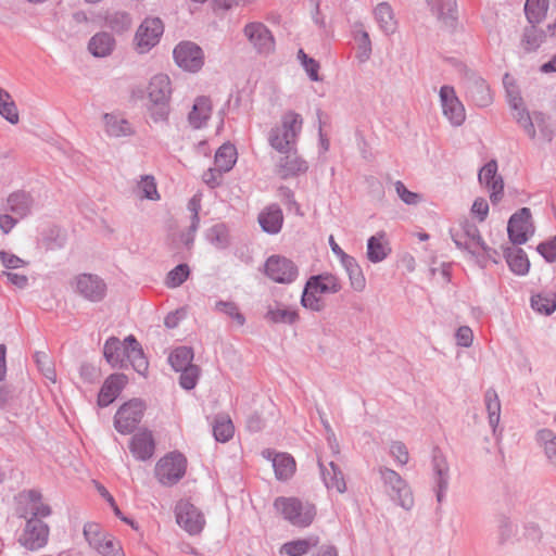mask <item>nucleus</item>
<instances>
[{
	"label": "nucleus",
	"mask_w": 556,
	"mask_h": 556,
	"mask_svg": "<svg viewBox=\"0 0 556 556\" xmlns=\"http://www.w3.org/2000/svg\"><path fill=\"white\" fill-rule=\"evenodd\" d=\"M303 126L300 114L288 111L281 116L280 124L271 129L269 135L270 146L279 153H289L295 148L298 136Z\"/></svg>",
	"instance_id": "nucleus-1"
},
{
	"label": "nucleus",
	"mask_w": 556,
	"mask_h": 556,
	"mask_svg": "<svg viewBox=\"0 0 556 556\" xmlns=\"http://www.w3.org/2000/svg\"><path fill=\"white\" fill-rule=\"evenodd\" d=\"M341 289L340 280L332 274H321L311 277L303 291L302 304L304 307L318 312L324 308V294L337 293Z\"/></svg>",
	"instance_id": "nucleus-2"
},
{
	"label": "nucleus",
	"mask_w": 556,
	"mask_h": 556,
	"mask_svg": "<svg viewBox=\"0 0 556 556\" xmlns=\"http://www.w3.org/2000/svg\"><path fill=\"white\" fill-rule=\"evenodd\" d=\"M274 507L285 519L298 527H307L316 515L312 504L302 503L295 497H277Z\"/></svg>",
	"instance_id": "nucleus-3"
},
{
	"label": "nucleus",
	"mask_w": 556,
	"mask_h": 556,
	"mask_svg": "<svg viewBox=\"0 0 556 556\" xmlns=\"http://www.w3.org/2000/svg\"><path fill=\"white\" fill-rule=\"evenodd\" d=\"M187 458L179 452H170L155 465V477L163 485L177 483L186 473Z\"/></svg>",
	"instance_id": "nucleus-4"
},
{
	"label": "nucleus",
	"mask_w": 556,
	"mask_h": 556,
	"mask_svg": "<svg viewBox=\"0 0 556 556\" xmlns=\"http://www.w3.org/2000/svg\"><path fill=\"white\" fill-rule=\"evenodd\" d=\"M146 412V403L139 399L125 402L114 416V427L122 434L132 432L140 424Z\"/></svg>",
	"instance_id": "nucleus-5"
},
{
	"label": "nucleus",
	"mask_w": 556,
	"mask_h": 556,
	"mask_svg": "<svg viewBox=\"0 0 556 556\" xmlns=\"http://www.w3.org/2000/svg\"><path fill=\"white\" fill-rule=\"evenodd\" d=\"M264 274L276 283H292L299 274L293 261L282 255H271L264 264Z\"/></svg>",
	"instance_id": "nucleus-6"
},
{
	"label": "nucleus",
	"mask_w": 556,
	"mask_h": 556,
	"mask_svg": "<svg viewBox=\"0 0 556 556\" xmlns=\"http://www.w3.org/2000/svg\"><path fill=\"white\" fill-rule=\"evenodd\" d=\"M176 64L190 73L199 72L204 65L203 50L194 42L182 41L173 51Z\"/></svg>",
	"instance_id": "nucleus-7"
},
{
	"label": "nucleus",
	"mask_w": 556,
	"mask_h": 556,
	"mask_svg": "<svg viewBox=\"0 0 556 556\" xmlns=\"http://www.w3.org/2000/svg\"><path fill=\"white\" fill-rule=\"evenodd\" d=\"M49 540V527L39 518L27 520L18 538V543L30 552L43 548Z\"/></svg>",
	"instance_id": "nucleus-8"
},
{
	"label": "nucleus",
	"mask_w": 556,
	"mask_h": 556,
	"mask_svg": "<svg viewBox=\"0 0 556 556\" xmlns=\"http://www.w3.org/2000/svg\"><path fill=\"white\" fill-rule=\"evenodd\" d=\"M243 35L258 53L269 54L275 51V38L265 24L250 22L244 25Z\"/></svg>",
	"instance_id": "nucleus-9"
},
{
	"label": "nucleus",
	"mask_w": 556,
	"mask_h": 556,
	"mask_svg": "<svg viewBox=\"0 0 556 556\" xmlns=\"http://www.w3.org/2000/svg\"><path fill=\"white\" fill-rule=\"evenodd\" d=\"M176 521L190 534L200 533L205 525L203 514L189 501L181 500L175 508Z\"/></svg>",
	"instance_id": "nucleus-10"
},
{
	"label": "nucleus",
	"mask_w": 556,
	"mask_h": 556,
	"mask_svg": "<svg viewBox=\"0 0 556 556\" xmlns=\"http://www.w3.org/2000/svg\"><path fill=\"white\" fill-rule=\"evenodd\" d=\"M164 26L160 18H147L139 26L136 36L135 45L139 53L148 52L154 47L161 36L163 35Z\"/></svg>",
	"instance_id": "nucleus-11"
},
{
	"label": "nucleus",
	"mask_w": 556,
	"mask_h": 556,
	"mask_svg": "<svg viewBox=\"0 0 556 556\" xmlns=\"http://www.w3.org/2000/svg\"><path fill=\"white\" fill-rule=\"evenodd\" d=\"M453 241L456 245L473 251H482L489 254V249L482 241L479 230L475 225L467 222L460 223L451 229Z\"/></svg>",
	"instance_id": "nucleus-12"
},
{
	"label": "nucleus",
	"mask_w": 556,
	"mask_h": 556,
	"mask_svg": "<svg viewBox=\"0 0 556 556\" xmlns=\"http://www.w3.org/2000/svg\"><path fill=\"white\" fill-rule=\"evenodd\" d=\"M386 486L390 489V496L399 504L409 509L414 504V498L408 485L394 470L384 468L380 471Z\"/></svg>",
	"instance_id": "nucleus-13"
},
{
	"label": "nucleus",
	"mask_w": 556,
	"mask_h": 556,
	"mask_svg": "<svg viewBox=\"0 0 556 556\" xmlns=\"http://www.w3.org/2000/svg\"><path fill=\"white\" fill-rule=\"evenodd\" d=\"M507 231L513 243H526L529 237L533 233L530 210L523 207L515 213L508 222Z\"/></svg>",
	"instance_id": "nucleus-14"
},
{
	"label": "nucleus",
	"mask_w": 556,
	"mask_h": 556,
	"mask_svg": "<svg viewBox=\"0 0 556 556\" xmlns=\"http://www.w3.org/2000/svg\"><path fill=\"white\" fill-rule=\"evenodd\" d=\"M440 100L444 116L453 125H462L466 118V113L464 105L456 97L455 90L450 86H443L440 89Z\"/></svg>",
	"instance_id": "nucleus-15"
},
{
	"label": "nucleus",
	"mask_w": 556,
	"mask_h": 556,
	"mask_svg": "<svg viewBox=\"0 0 556 556\" xmlns=\"http://www.w3.org/2000/svg\"><path fill=\"white\" fill-rule=\"evenodd\" d=\"M479 181L490 192V199L493 204L501 201L504 190V182L497 175V164L495 161L486 163L479 172Z\"/></svg>",
	"instance_id": "nucleus-16"
},
{
	"label": "nucleus",
	"mask_w": 556,
	"mask_h": 556,
	"mask_svg": "<svg viewBox=\"0 0 556 556\" xmlns=\"http://www.w3.org/2000/svg\"><path fill=\"white\" fill-rule=\"evenodd\" d=\"M127 383L128 378L124 374H113L109 376L98 394L99 406L105 407L113 403Z\"/></svg>",
	"instance_id": "nucleus-17"
},
{
	"label": "nucleus",
	"mask_w": 556,
	"mask_h": 556,
	"mask_svg": "<svg viewBox=\"0 0 556 556\" xmlns=\"http://www.w3.org/2000/svg\"><path fill=\"white\" fill-rule=\"evenodd\" d=\"M172 96L170 78L166 74L154 75L148 85V97L154 104H166Z\"/></svg>",
	"instance_id": "nucleus-18"
},
{
	"label": "nucleus",
	"mask_w": 556,
	"mask_h": 556,
	"mask_svg": "<svg viewBox=\"0 0 556 556\" xmlns=\"http://www.w3.org/2000/svg\"><path fill=\"white\" fill-rule=\"evenodd\" d=\"M129 450L139 460H147L151 458L155 451V442L152 432L149 430H142L136 433L129 442Z\"/></svg>",
	"instance_id": "nucleus-19"
},
{
	"label": "nucleus",
	"mask_w": 556,
	"mask_h": 556,
	"mask_svg": "<svg viewBox=\"0 0 556 556\" xmlns=\"http://www.w3.org/2000/svg\"><path fill=\"white\" fill-rule=\"evenodd\" d=\"M77 291L90 301H99L105 294V285L97 276L84 274L76 279Z\"/></svg>",
	"instance_id": "nucleus-20"
},
{
	"label": "nucleus",
	"mask_w": 556,
	"mask_h": 556,
	"mask_svg": "<svg viewBox=\"0 0 556 556\" xmlns=\"http://www.w3.org/2000/svg\"><path fill=\"white\" fill-rule=\"evenodd\" d=\"M507 93L509 97L510 108L514 110V117L518 122V124L523 128L526 134L534 139L535 129L533 127L531 115L525 108L523 100L519 96V93L515 90L507 89Z\"/></svg>",
	"instance_id": "nucleus-21"
},
{
	"label": "nucleus",
	"mask_w": 556,
	"mask_h": 556,
	"mask_svg": "<svg viewBox=\"0 0 556 556\" xmlns=\"http://www.w3.org/2000/svg\"><path fill=\"white\" fill-rule=\"evenodd\" d=\"M262 456L273 462L275 475L279 480H287L291 478L295 471V462L293 457L285 453H275L271 450L262 452Z\"/></svg>",
	"instance_id": "nucleus-22"
},
{
	"label": "nucleus",
	"mask_w": 556,
	"mask_h": 556,
	"mask_svg": "<svg viewBox=\"0 0 556 556\" xmlns=\"http://www.w3.org/2000/svg\"><path fill=\"white\" fill-rule=\"evenodd\" d=\"M391 244L383 231H379L371 236L367 241V258L371 263H380L386 260L391 253Z\"/></svg>",
	"instance_id": "nucleus-23"
},
{
	"label": "nucleus",
	"mask_w": 556,
	"mask_h": 556,
	"mask_svg": "<svg viewBox=\"0 0 556 556\" xmlns=\"http://www.w3.org/2000/svg\"><path fill=\"white\" fill-rule=\"evenodd\" d=\"M124 351L126 353L125 359H127L134 369L141 375H144L148 370V361L144 357L140 343L134 336H128L125 339Z\"/></svg>",
	"instance_id": "nucleus-24"
},
{
	"label": "nucleus",
	"mask_w": 556,
	"mask_h": 556,
	"mask_svg": "<svg viewBox=\"0 0 556 556\" xmlns=\"http://www.w3.org/2000/svg\"><path fill=\"white\" fill-rule=\"evenodd\" d=\"M285 154L286 156L281 159L279 164V173L283 178L296 176L307 170V163L296 153L295 149Z\"/></svg>",
	"instance_id": "nucleus-25"
},
{
	"label": "nucleus",
	"mask_w": 556,
	"mask_h": 556,
	"mask_svg": "<svg viewBox=\"0 0 556 556\" xmlns=\"http://www.w3.org/2000/svg\"><path fill=\"white\" fill-rule=\"evenodd\" d=\"M258 223L262 229L268 233L279 232L283 223L281 210L276 205L266 207L260 213Z\"/></svg>",
	"instance_id": "nucleus-26"
},
{
	"label": "nucleus",
	"mask_w": 556,
	"mask_h": 556,
	"mask_svg": "<svg viewBox=\"0 0 556 556\" xmlns=\"http://www.w3.org/2000/svg\"><path fill=\"white\" fill-rule=\"evenodd\" d=\"M374 16L380 29L384 34H394L397 29V21L394 16L392 8L388 3H379L374 10Z\"/></svg>",
	"instance_id": "nucleus-27"
},
{
	"label": "nucleus",
	"mask_w": 556,
	"mask_h": 556,
	"mask_svg": "<svg viewBox=\"0 0 556 556\" xmlns=\"http://www.w3.org/2000/svg\"><path fill=\"white\" fill-rule=\"evenodd\" d=\"M115 48L114 38L108 33L96 34L89 41L88 49L97 58H104L112 53Z\"/></svg>",
	"instance_id": "nucleus-28"
},
{
	"label": "nucleus",
	"mask_w": 556,
	"mask_h": 556,
	"mask_svg": "<svg viewBox=\"0 0 556 556\" xmlns=\"http://www.w3.org/2000/svg\"><path fill=\"white\" fill-rule=\"evenodd\" d=\"M212 113V102L206 97L195 99L192 111L189 114V121L195 128L202 127L210 118Z\"/></svg>",
	"instance_id": "nucleus-29"
},
{
	"label": "nucleus",
	"mask_w": 556,
	"mask_h": 556,
	"mask_svg": "<svg viewBox=\"0 0 556 556\" xmlns=\"http://www.w3.org/2000/svg\"><path fill=\"white\" fill-rule=\"evenodd\" d=\"M125 341L121 342L117 338L112 337L106 340L103 349V354L108 363L113 367H123L126 353L124 351Z\"/></svg>",
	"instance_id": "nucleus-30"
},
{
	"label": "nucleus",
	"mask_w": 556,
	"mask_h": 556,
	"mask_svg": "<svg viewBox=\"0 0 556 556\" xmlns=\"http://www.w3.org/2000/svg\"><path fill=\"white\" fill-rule=\"evenodd\" d=\"M320 467L326 486L330 490H336L339 493H343L346 489L345 481L342 472L334 465V463L330 462L328 467L320 464Z\"/></svg>",
	"instance_id": "nucleus-31"
},
{
	"label": "nucleus",
	"mask_w": 556,
	"mask_h": 556,
	"mask_svg": "<svg viewBox=\"0 0 556 556\" xmlns=\"http://www.w3.org/2000/svg\"><path fill=\"white\" fill-rule=\"evenodd\" d=\"M84 535L88 543L101 553H109L113 548L111 541H104L100 531V526L97 523H87L84 528Z\"/></svg>",
	"instance_id": "nucleus-32"
},
{
	"label": "nucleus",
	"mask_w": 556,
	"mask_h": 556,
	"mask_svg": "<svg viewBox=\"0 0 556 556\" xmlns=\"http://www.w3.org/2000/svg\"><path fill=\"white\" fill-rule=\"evenodd\" d=\"M506 262L511 271L516 275L523 276L528 274L530 268V262L521 249H508L506 254Z\"/></svg>",
	"instance_id": "nucleus-33"
},
{
	"label": "nucleus",
	"mask_w": 556,
	"mask_h": 556,
	"mask_svg": "<svg viewBox=\"0 0 556 556\" xmlns=\"http://www.w3.org/2000/svg\"><path fill=\"white\" fill-rule=\"evenodd\" d=\"M237 162V150L230 143L223 144L215 153L214 164L225 173L229 172Z\"/></svg>",
	"instance_id": "nucleus-34"
},
{
	"label": "nucleus",
	"mask_w": 556,
	"mask_h": 556,
	"mask_svg": "<svg viewBox=\"0 0 556 556\" xmlns=\"http://www.w3.org/2000/svg\"><path fill=\"white\" fill-rule=\"evenodd\" d=\"M344 266L351 282V287L355 291H363L366 287V279L363 274L361 266L357 264L354 257H345L342 263Z\"/></svg>",
	"instance_id": "nucleus-35"
},
{
	"label": "nucleus",
	"mask_w": 556,
	"mask_h": 556,
	"mask_svg": "<svg viewBox=\"0 0 556 556\" xmlns=\"http://www.w3.org/2000/svg\"><path fill=\"white\" fill-rule=\"evenodd\" d=\"M0 115L11 124H16L20 119L13 98L2 88H0Z\"/></svg>",
	"instance_id": "nucleus-36"
},
{
	"label": "nucleus",
	"mask_w": 556,
	"mask_h": 556,
	"mask_svg": "<svg viewBox=\"0 0 556 556\" xmlns=\"http://www.w3.org/2000/svg\"><path fill=\"white\" fill-rule=\"evenodd\" d=\"M548 2V0L526 1L525 11L527 18L531 24H539L546 16Z\"/></svg>",
	"instance_id": "nucleus-37"
},
{
	"label": "nucleus",
	"mask_w": 556,
	"mask_h": 556,
	"mask_svg": "<svg viewBox=\"0 0 556 556\" xmlns=\"http://www.w3.org/2000/svg\"><path fill=\"white\" fill-rule=\"evenodd\" d=\"M317 544V538L295 540L285 543L280 548V553H285L289 556H302L306 554L311 547L316 546Z\"/></svg>",
	"instance_id": "nucleus-38"
},
{
	"label": "nucleus",
	"mask_w": 556,
	"mask_h": 556,
	"mask_svg": "<svg viewBox=\"0 0 556 556\" xmlns=\"http://www.w3.org/2000/svg\"><path fill=\"white\" fill-rule=\"evenodd\" d=\"M193 358V352L191 349L182 346L174 350L169 356L168 362L172 367L176 370H182L185 367L191 366V361Z\"/></svg>",
	"instance_id": "nucleus-39"
},
{
	"label": "nucleus",
	"mask_w": 556,
	"mask_h": 556,
	"mask_svg": "<svg viewBox=\"0 0 556 556\" xmlns=\"http://www.w3.org/2000/svg\"><path fill=\"white\" fill-rule=\"evenodd\" d=\"M532 308L543 315H551L556 311V294H535L531 298Z\"/></svg>",
	"instance_id": "nucleus-40"
},
{
	"label": "nucleus",
	"mask_w": 556,
	"mask_h": 556,
	"mask_svg": "<svg viewBox=\"0 0 556 556\" xmlns=\"http://www.w3.org/2000/svg\"><path fill=\"white\" fill-rule=\"evenodd\" d=\"M551 465L556 469V435L551 430H541L538 434Z\"/></svg>",
	"instance_id": "nucleus-41"
},
{
	"label": "nucleus",
	"mask_w": 556,
	"mask_h": 556,
	"mask_svg": "<svg viewBox=\"0 0 556 556\" xmlns=\"http://www.w3.org/2000/svg\"><path fill=\"white\" fill-rule=\"evenodd\" d=\"M533 127L535 129V137L544 141H551L553 136V128L542 113H534L532 116Z\"/></svg>",
	"instance_id": "nucleus-42"
},
{
	"label": "nucleus",
	"mask_w": 556,
	"mask_h": 556,
	"mask_svg": "<svg viewBox=\"0 0 556 556\" xmlns=\"http://www.w3.org/2000/svg\"><path fill=\"white\" fill-rule=\"evenodd\" d=\"M266 318L271 323L292 324L298 319V314L288 307L278 306L270 308L266 314Z\"/></svg>",
	"instance_id": "nucleus-43"
},
{
	"label": "nucleus",
	"mask_w": 556,
	"mask_h": 556,
	"mask_svg": "<svg viewBox=\"0 0 556 556\" xmlns=\"http://www.w3.org/2000/svg\"><path fill=\"white\" fill-rule=\"evenodd\" d=\"M235 428L231 420L227 417H222L215 421L213 433L217 441L227 442L233 435Z\"/></svg>",
	"instance_id": "nucleus-44"
},
{
	"label": "nucleus",
	"mask_w": 556,
	"mask_h": 556,
	"mask_svg": "<svg viewBox=\"0 0 556 556\" xmlns=\"http://www.w3.org/2000/svg\"><path fill=\"white\" fill-rule=\"evenodd\" d=\"M189 267L186 264H180L172 269L166 277V286L176 288L180 286L189 277Z\"/></svg>",
	"instance_id": "nucleus-45"
},
{
	"label": "nucleus",
	"mask_w": 556,
	"mask_h": 556,
	"mask_svg": "<svg viewBox=\"0 0 556 556\" xmlns=\"http://www.w3.org/2000/svg\"><path fill=\"white\" fill-rule=\"evenodd\" d=\"M486 409L491 425L495 426L500 420L501 404L497 394L494 391H488L485 394Z\"/></svg>",
	"instance_id": "nucleus-46"
},
{
	"label": "nucleus",
	"mask_w": 556,
	"mask_h": 556,
	"mask_svg": "<svg viewBox=\"0 0 556 556\" xmlns=\"http://www.w3.org/2000/svg\"><path fill=\"white\" fill-rule=\"evenodd\" d=\"M216 308L228 315L237 326H243L245 323L244 316L240 313L238 306L232 302H219Z\"/></svg>",
	"instance_id": "nucleus-47"
},
{
	"label": "nucleus",
	"mask_w": 556,
	"mask_h": 556,
	"mask_svg": "<svg viewBox=\"0 0 556 556\" xmlns=\"http://www.w3.org/2000/svg\"><path fill=\"white\" fill-rule=\"evenodd\" d=\"M142 197L149 200H159L160 195L156 189L155 179L152 176H144L138 185Z\"/></svg>",
	"instance_id": "nucleus-48"
},
{
	"label": "nucleus",
	"mask_w": 556,
	"mask_h": 556,
	"mask_svg": "<svg viewBox=\"0 0 556 556\" xmlns=\"http://www.w3.org/2000/svg\"><path fill=\"white\" fill-rule=\"evenodd\" d=\"M199 377V368L194 365L182 368V374L180 376V386L184 389L190 390L193 389L197 384Z\"/></svg>",
	"instance_id": "nucleus-49"
},
{
	"label": "nucleus",
	"mask_w": 556,
	"mask_h": 556,
	"mask_svg": "<svg viewBox=\"0 0 556 556\" xmlns=\"http://www.w3.org/2000/svg\"><path fill=\"white\" fill-rule=\"evenodd\" d=\"M394 187H395V191H396L397 195L406 204H409V205L417 204L421 200V195L419 193L412 192V191L407 190V188L405 187V185L402 181H396L394 184Z\"/></svg>",
	"instance_id": "nucleus-50"
},
{
	"label": "nucleus",
	"mask_w": 556,
	"mask_h": 556,
	"mask_svg": "<svg viewBox=\"0 0 556 556\" xmlns=\"http://www.w3.org/2000/svg\"><path fill=\"white\" fill-rule=\"evenodd\" d=\"M224 173V170L216 166L208 168L206 172L203 173L202 180L210 188H216L222 184Z\"/></svg>",
	"instance_id": "nucleus-51"
},
{
	"label": "nucleus",
	"mask_w": 556,
	"mask_h": 556,
	"mask_svg": "<svg viewBox=\"0 0 556 556\" xmlns=\"http://www.w3.org/2000/svg\"><path fill=\"white\" fill-rule=\"evenodd\" d=\"M298 55H299V59L301 60L302 65L304 66L305 71L309 75L311 79L317 81L319 79V77H318V70H319L318 63L315 60L308 58L304 53L303 50H300Z\"/></svg>",
	"instance_id": "nucleus-52"
},
{
	"label": "nucleus",
	"mask_w": 556,
	"mask_h": 556,
	"mask_svg": "<svg viewBox=\"0 0 556 556\" xmlns=\"http://www.w3.org/2000/svg\"><path fill=\"white\" fill-rule=\"evenodd\" d=\"M94 485H96V489L98 490V492L100 493V495L109 503V505L112 507L114 514L121 518L123 521L125 522H129L127 520V518L123 517L122 516V511L119 510L114 497L111 495V493L105 489V486H103L102 484H100L99 482L97 481H93Z\"/></svg>",
	"instance_id": "nucleus-53"
},
{
	"label": "nucleus",
	"mask_w": 556,
	"mask_h": 556,
	"mask_svg": "<svg viewBox=\"0 0 556 556\" xmlns=\"http://www.w3.org/2000/svg\"><path fill=\"white\" fill-rule=\"evenodd\" d=\"M538 252L547 261L556 260V237L538 245Z\"/></svg>",
	"instance_id": "nucleus-54"
},
{
	"label": "nucleus",
	"mask_w": 556,
	"mask_h": 556,
	"mask_svg": "<svg viewBox=\"0 0 556 556\" xmlns=\"http://www.w3.org/2000/svg\"><path fill=\"white\" fill-rule=\"evenodd\" d=\"M390 452L400 465L407 464L409 454L406 446L402 442H393L390 446Z\"/></svg>",
	"instance_id": "nucleus-55"
},
{
	"label": "nucleus",
	"mask_w": 556,
	"mask_h": 556,
	"mask_svg": "<svg viewBox=\"0 0 556 556\" xmlns=\"http://www.w3.org/2000/svg\"><path fill=\"white\" fill-rule=\"evenodd\" d=\"M471 214L479 222H483L489 214V204L485 199L478 198L471 206Z\"/></svg>",
	"instance_id": "nucleus-56"
},
{
	"label": "nucleus",
	"mask_w": 556,
	"mask_h": 556,
	"mask_svg": "<svg viewBox=\"0 0 556 556\" xmlns=\"http://www.w3.org/2000/svg\"><path fill=\"white\" fill-rule=\"evenodd\" d=\"M472 340H473V333L469 327L463 326V327L458 328V330L456 332V341H457L458 345L468 348L471 345Z\"/></svg>",
	"instance_id": "nucleus-57"
},
{
	"label": "nucleus",
	"mask_w": 556,
	"mask_h": 556,
	"mask_svg": "<svg viewBox=\"0 0 556 556\" xmlns=\"http://www.w3.org/2000/svg\"><path fill=\"white\" fill-rule=\"evenodd\" d=\"M0 260L2 264L8 268H18L24 265V261L20 258L18 256L8 253V252H0Z\"/></svg>",
	"instance_id": "nucleus-58"
},
{
	"label": "nucleus",
	"mask_w": 556,
	"mask_h": 556,
	"mask_svg": "<svg viewBox=\"0 0 556 556\" xmlns=\"http://www.w3.org/2000/svg\"><path fill=\"white\" fill-rule=\"evenodd\" d=\"M36 362L37 364L41 367V369L43 370L46 377L52 381H55V372L54 370L50 367V362H49V358L47 355L45 354H37L36 355Z\"/></svg>",
	"instance_id": "nucleus-59"
},
{
	"label": "nucleus",
	"mask_w": 556,
	"mask_h": 556,
	"mask_svg": "<svg viewBox=\"0 0 556 556\" xmlns=\"http://www.w3.org/2000/svg\"><path fill=\"white\" fill-rule=\"evenodd\" d=\"M456 11L455 0H441L440 16L443 18L452 17Z\"/></svg>",
	"instance_id": "nucleus-60"
},
{
	"label": "nucleus",
	"mask_w": 556,
	"mask_h": 556,
	"mask_svg": "<svg viewBox=\"0 0 556 556\" xmlns=\"http://www.w3.org/2000/svg\"><path fill=\"white\" fill-rule=\"evenodd\" d=\"M5 276L12 285L20 287V288L24 287L27 282L26 276H22V275L14 274V273H5Z\"/></svg>",
	"instance_id": "nucleus-61"
},
{
	"label": "nucleus",
	"mask_w": 556,
	"mask_h": 556,
	"mask_svg": "<svg viewBox=\"0 0 556 556\" xmlns=\"http://www.w3.org/2000/svg\"><path fill=\"white\" fill-rule=\"evenodd\" d=\"M189 210L193 213V223L192 226L195 227V222H198V214L201 207L200 198L193 197L188 204Z\"/></svg>",
	"instance_id": "nucleus-62"
},
{
	"label": "nucleus",
	"mask_w": 556,
	"mask_h": 556,
	"mask_svg": "<svg viewBox=\"0 0 556 556\" xmlns=\"http://www.w3.org/2000/svg\"><path fill=\"white\" fill-rule=\"evenodd\" d=\"M329 244H330V248L332 250V252L340 257L341 262L343 263L344 262V258L345 257H351L350 255H348L346 253H344V251L339 247V244L336 242L333 236L331 235L329 237Z\"/></svg>",
	"instance_id": "nucleus-63"
},
{
	"label": "nucleus",
	"mask_w": 556,
	"mask_h": 556,
	"mask_svg": "<svg viewBox=\"0 0 556 556\" xmlns=\"http://www.w3.org/2000/svg\"><path fill=\"white\" fill-rule=\"evenodd\" d=\"M15 222L14 219L9 215H1L0 216V228L3 230V232L8 233L14 226Z\"/></svg>",
	"instance_id": "nucleus-64"
}]
</instances>
